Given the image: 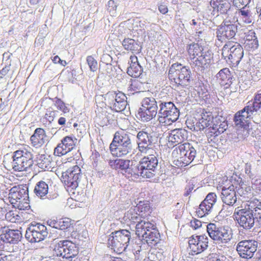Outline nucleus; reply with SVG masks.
Returning <instances> with one entry per match:
<instances>
[{"mask_svg":"<svg viewBox=\"0 0 261 261\" xmlns=\"http://www.w3.org/2000/svg\"><path fill=\"white\" fill-rule=\"evenodd\" d=\"M158 10L163 15H165L168 12V6L164 3H161L158 5Z\"/></svg>","mask_w":261,"mask_h":261,"instance_id":"nucleus-60","label":"nucleus"},{"mask_svg":"<svg viewBox=\"0 0 261 261\" xmlns=\"http://www.w3.org/2000/svg\"><path fill=\"white\" fill-rule=\"evenodd\" d=\"M221 199L224 203L228 205H233L236 202V191L230 181L227 186L222 188Z\"/></svg>","mask_w":261,"mask_h":261,"instance_id":"nucleus-24","label":"nucleus"},{"mask_svg":"<svg viewBox=\"0 0 261 261\" xmlns=\"http://www.w3.org/2000/svg\"><path fill=\"white\" fill-rule=\"evenodd\" d=\"M245 106L243 109L236 113L234 117V121L236 126L241 128H245L248 126L250 117L253 114V112H250Z\"/></svg>","mask_w":261,"mask_h":261,"instance_id":"nucleus-23","label":"nucleus"},{"mask_svg":"<svg viewBox=\"0 0 261 261\" xmlns=\"http://www.w3.org/2000/svg\"><path fill=\"white\" fill-rule=\"evenodd\" d=\"M157 111L154 110L140 108L138 115L139 118L143 121H149L155 117Z\"/></svg>","mask_w":261,"mask_h":261,"instance_id":"nucleus-40","label":"nucleus"},{"mask_svg":"<svg viewBox=\"0 0 261 261\" xmlns=\"http://www.w3.org/2000/svg\"><path fill=\"white\" fill-rule=\"evenodd\" d=\"M257 243L255 240H248L239 242L236 247V250L240 256L245 259H250L256 251Z\"/></svg>","mask_w":261,"mask_h":261,"instance_id":"nucleus-17","label":"nucleus"},{"mask_svg":"<svg viewBox=\"0 0 261 261\" xmlns=\"http://www.w3.org/2000/svg\"><path fill=\"white\" fill-rule=\"evenodd\" d=\"M135 208L142 218H145L149 216L152 211L150 203L148 200L140 201L137 204Z\"/></svg>","mask_w":261,"mask_h":261,"instance_id":"nucleus-35","label":"nucleus"},{"mask_svg":"<svg viewBox=\"0 0 261 261\" xmlns=\"http://www.w3.org/2000/svg\"><path fill=\"white\" fill-rule=\"evenodd\" d=\"M132 145L130 144H115L110 145V150L113 156L121 157L126 155L131 150Z\"/></svg>","mask_w":261,"mask_h":261,"instance_id":"nucleus-32","label":"nucleus"},{"mask_svg":"<svg viewBox=\"0 0 261 261\" xmlns=\"http://www.w3.org/2000/svg\"><path fill=\"white\" fill-rule=\"evenodd\" d=\"M237 32L236 25L230 21H223L216 30V37L217 39L223 42L226 39L233 38Z\"/></svg>","mask_w":261,"mask_h":261,"instance_id":"nucleus-18","label":"nucleus"},{"mask_svg":"<svg viewBox=\"0 0 261 261\" xmlns=\"http://www.w3.org/2000/svg\"><path fill=\"white\" fill-rule=\"evenodd\" d=\"M208 239L204 234L192 236L189 240V245L192 254L204 251L208 247Z\"/></svg>","mask_w":261,"mask_h":261,"instance_id":"nucleus-19","label":"nucleus"},{"mask_svg":"<svg viewBox=\"0 0 261 261\" xmlns=\"http://www.w3.org/2000/svg\"><path fill=\"white\" fill-rule=\"evenodd\" d=\"M12 169L15 171H27L34 164L33 154L28 148L15 151L12 156Z\"/></svg>","mask_w":261,"mask_h":261,"instance_id":"nucleus-4","label":"nucleus"},{"mask_svg":"<svg viewBox=\"0 0 261 261\" xmlns=\"http://www.w3.org/2000/svg\"><path fill=\"white\" fill-rule=\"evenodd\" d=\"M100 155L98 152H96L92 154L91 156L92 161V165L94 168H96L98 166L99 161Z\"/></svg>","mask_w":261,"mask_h":261,"instance_id":"nucleus-58","label":"nucleus"},{"mask_svg":"<svg viewBox=\"0 0 261 261\" xmlns=\"http://www.w3.org/2000/svg\"><path fill=\"white\" fill-rule=\"evenodd\" d=\"M250 0H233V5L238 8H241L244 6H246Z\"/></svg>","mask_w":261,"mask_h":261,"instance_id":"nucleus-59","label":"nucleus"},{"mask_svg":"<svg viewBox=\"0 0 261 261\" xmlns=\"http://www.w3.org/2000/svg\"><path fill=\"white\" fill-rule=\"evenodd\" d=\"M39 166L40 168L42 169L43 170H48L50 168L51 166L50 165V163L48 160L47 159H44V160H42L41 162L39 163Z\"/></svg>","mask_w":261,"mask_h":261,"instance_id":"nucleus-57","label":"nucleus"},{"mask_svg":"<svg viewBox=\"0 0 261 261\" xmlns=\"http://www.w3.org/2000/svg\"><path fill=\"white\" fill-rule=\"evenodd\" d=\"M74 162H75L74 158L73 156H71V157L65 160L64 162H63V164L64 165H65L66 167H67V164L68 163H74Z\"/></svg>","mask_w":261,"mask_h":261,"instance_id":"nucleus-62","label":"nucleus"},{"mask_svg":"<svg viewBox=\"0 0 261 261\" xmlns=\"http://www.w3.org/2000/svg\"><path fill=\"white\" fill-rule=\"evenodd\" d=\"M168 77L171 82L177 86L185 87L190 84L192 73L188 67L175 63L172 64L169 69Z\"/></svg>","mask_w":261,"mask_h":261,"instance_id":"nucleus-2","label":"nucleus"},{"mask_svg":"<svg viewBox=\"0 0 261 261\" xmlns=\"http://www.w3.org/2000/svg\"><path fill=\"white\" fill-rule=\"evenodd\" d=\"M252 72L256 75L261 76V60L255 62L251 67Z\"/></svg>","mask_w":261,"mask_h":261,"instance_id":"nucleus-55","label":"nucleus"},{"mask_svg":"<svg viewBox=\"0 0 261 261\" xmlns=\"http://www.w3.org/2000/svg\"><path fill=\"white\" fill-rule=\"evenodd\" d=\"M212 207L209 204L203 201L196 211L197 216L200 218L203 217L209 213Z\"/></svg>","mask_w":261,"mask_h":261,"instance_id":"nucleus-48","label":"nucleus"},{"mask_svg":"<svg viewBox=\"0 0 261 261\" xmlns=\"http://www.w3.org/2000/svg\"><path fill=\"white\" fill-rule=\"evenodd\" d=\"M141 218L135 208H130L125 214L123 219L130 223H135L140 222Z\"/></svg>","mask_w":261,"mask_h":261,"instance_id":"nucleus-42","label":"nucleus"},{"mask_svg":"<svg viewBox=\"0 0 261 261\" xmlns=\"http://www.w3.org/2000/svg\"><path fill=\"white\" fill-rule=\"evenodd\" d=\"M206 226L210 237L221 246L228 244L232 238V230L227 226L217 227L214 223H209Z\"/></svg>","mask_w":261,"mask_h":261,"instance_id":"nucleus-9","label":"nucleus"},{"mask_svg":"<svg viewBox=\"0 0 261 261\" xmlns=\"http://www.w3.org/2000/svg\"><path fill=\"white\" fill-rule=\"evenodd\" d=\"M141 108L154 110L157 111L158 106L154 98L146 97L145 98L142 103Z\"/></svg>","mask_w":261,"mask_h":261,"instance_id":"nucleus-46","label":"nucleus"},{"mask_svg":"<svg viewBox=\"0 0 261 261\" xmlns=\"http://www.w3.org/2000/svg\"><path fill=\"white\" fill-rule=\"evenodd\" d=\"M155 226L154 224L149 221L141 220L136 224V234L139 238L142 239Z\"/></svg>","mask_w":261,"mask_h":261,"instance_id":"nucleus-30","label":"nucleus"},{"mask_svg":"<svg viewBox=\"0 0 261 261\" xmlns=\"http://www.w3.org/2000/svg\"><path fill=\"white\" fill-rule=\"evenodd\" d=\"M21 237V233L18 230H12L6 227L1 230L0 239L4 242L15 244L20 240Z\"/></svg>","mask_w":261,"mask_h":261,"instance_id":"nucleus-25","label":"nucleus"},{"mask_svg":"<svg viewBox=\"0 0 261 261\" xmlns=\"http://www.w3.org/2000/svg\"><path fill=\"white\" fill-rule=\"evenodd\" d=\"M47 223L50 226L59 229V219H50L47 221Z\"/></svg>","mask_w":261,"mask_h":261,"instance_id":"nucleus-61","label":"nucleus"},{"mask_svg":"<svg viewBox=\"0 0 261 261\" xmlns=\"http://www.w3.org/2000/svg\"><path fill=\"white\" fill-rule=\"evenodd\" d=\"M75 146L74 140L71 137L66 136L54 149L56 156H61L71 151Z\"/></svg>","mask_w":261,"mask_h":261,"instance_id":"nucleus-21","label":"nucleus"},{"mask_svg":"<svg viewBox=\"0 0 261 261\" xmlns=\"http://www.w3.org/2000/svg\"><path fill=\"white\" fill-rule=\"evenodd\" d=\"M245 48L249 51H253L258 47V41L255 32L251 30L245 33L243 38Z\"/></svg>","mask_w":261,"mask_h":261,"instance_id":"nucleus-27","label":"nucleus"},{"mask_svg":"<svg viewBox=\"0 0 261 261\" xmlns=\"http://www.w3.org/2000/svg\"><path fill=\"white\" fill-rule=\"evenodd\" d=\"M160 107V122H164L169 125L178 119L179 112L173 102H162Z\"/></svg>","mask_w":261,"mask_h":261,"instance_id":"nucleus-14","label":"nucleus"},{"mask_svg":"<svg viewBox=\"0 0 261 261\" xmlns=\"http://www.w3.org/2000/svg\"><path fill=\"white\" fill-rule=\"evenodd\" d=\"M59 224L58 228L61 230H66L69 228L72 224L71 219L68 218L59 219Z\"/></svg>","mask_w":261,"mask_h":261,"instance_id":"nucleus-51","label":"nucleus"},{"mask_svg":"<svg viewBox=\"0 0 261 261\" xmlns=\"http://www.w3.org/2000/svg\"><path fill=\"white\" fill-rule=\"evenodd\" d=\"M9 198L15 208L24 210L30 207L28 190L25 186L18 185L12 187L10 190Z\"/></svg>","mask_w":261,"mask_h":261,"instance_id":"nucleus-5","label":"nucleus"},{"mask_svg":"<svg viewBox=\"0 0 261 261\" xmlns=\"http://www.w3.org/2000/svg\"><path fill=\"white\" fill-rule=\"evenodd\" d=\"M248 209L251 210L256 219L261 220V202L252 200L247 202Z\"/></svg>","mask_w":261,"mask_h":261,"instance_id":"nucleus-43","label":"nucleus"},{"mask_svg":"<svg viewBox=\"0 0 261 261\" xmlns=\"http://www.w3.org/2000/svg\"><path fill=\"white\" fill-rule=\"evenodd\" d=\"M239 13L245 23H249L251 22L250 11L248 9L246 10L244 6H243L242 9L239 10Z\"/></svg>","mask_w":261,"mask_h":261,"instance_id":"nucleus-52","label":"nucleus"},{"mask_svg":"<svg viewBox=\"0 0 261 261\" xmlns=\"http://www.w3.org/2000/svg\"><path fill=\"white\" fill-rule=\"evenodd\" d=\"M160 234L158 230L156 228V226L150 231L141 240H144L149 245H155L157 243Z\"/></svg>","mask_w":261,"mask_h":261,"instance_id":"nucleus-44","label":"nucleus"},{"mask_svg":"<svg viewBox=\"0 0 261 261\" xmlns=\"http://www.w3.org/2000/svg\"><path fill=\"white\" fill-rule=\"evenodd\" d=\"M221 116H216L214 118L212 126L208 128V136L210 137L218 136L226 130L227 122Z\"/></svg>","mask_w":261,"mask_h":261,"instance_id":"nucleus-22","label":"nucleus"},{"mask_svg":"<svg viewBox=\"0 0 261 261\" xmlns=\"http://www.w3.org/2000/svg\"><path fill=\"white\" fill-rule=\"evenodd\" d=\"M139 151L142 153H154L152 145V136L145 131H140L137 136Z\"/></svg>","mask_w":261,"mask_h":261,"instance_id":"nucleus-20","label":"nucleus"},{"mask_svg":"<svg viewBox=\"0 0 261 261\" xmlns=\"http://www.w3.org/2000/svg\"><path fill=\"white\" fill-rule=\"evenodd\" d=\"M210 5L213 8V15L218 16L219 13L225 14L230 9V3L229 0H211Z\"/></svg>","mask_w":261,"mask_h":261,"instance_id":"nucleus-26","label":"nucleus"},{"mask_svg":"<svg viewBox=\"0 0 261 261\" xmlns=\"http://www.w3.org/2000/svg\"><path fill=\"white\" fill-rule=\"evenodd\" d=\"M246 109L250 112H256L261 108V93L255 94L252 101L247 102Z\"/></svg>","mask_w":261,"mask_h":261,"instance_id":"nucleus-41","label":"nucleus"},{"mask_svg":"<svg viewBox=\"0 0 261 261\" xmlns=\"http://www.w3.org/2000/svg\"><path fill=\"white\" fill-rule=\"evenodd\" d=\"M96 117L95 121L100 126L103 127L109 123L110 121V113H108L106 110V108L104 109L101 107L97 105V108L95 110Z\"/></svg>","mask_w":261,"mask_h":261,"instance_id":"nucleus-33","label":"nucleus"},{"mask_svg":"<svg viewBox=\"0 0 261 261\" xmlns=\"http://www.w3.org/2000/svg\"><path fill=\"white\" fill-rule=\"evenodd\" d=\"M81 169L77 165H74L62 173L61 180L69 193L74 194V190L79 186V179Z\"/></svg>","mask_w":261,"mask_h":261,"instance_id":"nucleus-12","label":"nucleus"},{"mask_svg":"<svg viewBox=\"0 0 261 261\" xmlns=\"http://www.w3.org/2000/svg\"><path fill=\"white\" fill-rule=\"evenodd\" d=\"M217 200V195L215 193H210L207 194L203 201L209 204L211 206H213Z\"/></svg>","mask_w":261,"mask_h":261,"instance_id":"nucleus-54","label":"nucleus"},{"mask_svg":"<svg viewBox=\"0 0 261 261\" xmlns=\"http://www.w3.org/2000/svg\"><path fill=\"white\" fill-rule=\"evenodd\" d=\"M248 205L245 204L244 208L236 209L233 214L235 220L245 229H250L254 224V217L252 211L248 209Z\"/></svg>","mask_w":261,"mask_h":261,"instance_id":"nucleus-16","label":"nucleus"},{"mask_svg":"<svg viewBox=\"0 0 261 261\" xmlns=\"http://www.w3.org/2000/svg\"><path fill=\"white\" fill-rule=\"evenodd\" d=\"M187 132L185 129H176L172 130L168 140L169 142L173 144H181L187 139Z\"/></svg>","mask_w":261,"mask_h":261,"instance_id":"nucleus-31","label":"nucleus"},{"mask_svg":"<svg viewBox=\"0 0 261 261\" xmlns=\"http://www.w3.org/2000/svg\"><path fill=\"white\" fill-rule=\"evenodd\" d=\"M214 118L212 112L202 111L196 113L193 118L187 119L186 123L191 130H203L212 124Z\"/></svg>","mask_w":261,"mask_h":261,"instance_id":"nucleus-11","label":"nucleus"},{"mask_svg":"<svg viewBox=\"0 0 261 261\" xmlns=\"http://www.w3.org/2000/svg\"><path fill=\"white\" fill-rule=\"evenodd\" d=\"M48 234L46 227L39 223H31L25 232V238L30 242H39Z\"/></svg>","mask_w":261,"mask_h":261,"instance_id":"nucleus-15","label":"nucleus"},{"mask_svg":"<svg viewBox=\"0 0 261 261\" xmlns=\"http://www.w3.org/2000/svg\"><path fill=\"white\" fill-rule=\"evenodd\" d=\"M122 45L126 50L134 54H139L142 50V46L133 39L125 38L122 41Z\"/></svg>","mask_w":261,"mask_h":261,"instance_id":"nucleus-37","label":"nucleus"},{"mask_svg":"<svg viewBox=\"0 0 261 261\" xmlns=\"http://www.w3.org/2000/svg\"><path fill=\"white\" fill-rule=\"evenodd\" d=\"M131 238L130 232L126 229L112 232L109 236L108 243L117 253H121L127 248Z\"/></svg>","mask_w":261,"mask_h":261,"instance_id":"nucleus-6","label":"nucleus"},{"mask_svg":"<svg viewBox=\"0 0 261 261\" xmlns=\"http://www.w3.org/2000/svg\"><path fill=\"white\" fill-rule=\"evenodd\" d=\"M54 101L55 106L59 110L61 111L64 113H67L69 112V108H68L67 105L60 98L56 97L55 98Z\"/></svg>","mask_w":261,"mask_h":261,"instance_id":"nucleus-50","label":"nucleus"},{"mask_svg":"<svg viewBox=\"0 0 261 261\" xmlns=\"http://www.w3.org/2000/svg\"><path fill=\"white\" fill-rule=\"evenodd\" d=\"M52 248L53 255L57 257L70 259L79 254V248L76 245L68 240L56 242Z\"/></svg>","mask_w":261,"mask_h":261,"instance_id":"nucleus-8","label":"nucleus"},{"mask_svg":"<svg viewBox=\"0 0 261 261\" xmlns=\"http://www.w3.org/2000/svg\"><path fill=\"white\" fill-rule=\"evenodd\" d=\"M141 83L138 81L135 80L132 81V83L129 87V90L134 93H137L140 92V86Z\"/></svg>","mask_w":261,"mask_h":261,"instance_id":"nucleus-53","label":"nucleus"},{"mask_svg":"<svg viewBox=\"0 0 261 261\" xmlns=\"http://www.w3.org/2000/svg\"><path fill=\"white\" fill-rule=\"evenodd\" d=\"M104 98L105 105L117 112L123 111L127 105L126 96L121 92H109L105 94Z\"/></svg>","mask_w":261,"mask_h":261,"instance_id":"nucleus-13","label":"nucleus"},{"mask_svg":"<svg viewBox=\"0 0 261 261\" xmlns=\"http://www.w3.org/2000/svg\"><path fill=\"white\" fill-rule=\"evenodd\" d=\"M203 224H206V223H202L201 221L195 218L190 221V226L195 230L201 227Z\"/></svg>","mask_w":261,"mask_h":261,"instance_id":"nucleus-56","label":"nucleus"},{"mask_svg":"<svg viewBox=\"0 0 261 261\" xmlns=\"http://www.w3.org/2000/svg\"><path fill=\"white\" fill-rule=\"evenodd\" d=\"M128 64L129 66L127 70L128 74L134 77L139 76L142 72V68L139 63L138 57L135 55H131Z\"/></svg>","mask_w":261,"mask_h":261,"instance_id":"nucleus-29","label":"nucleus"},{"mask_svg":"<svg viewBox=\"0 0 261 261\" xmlns=\"http://www.w3.org/2000/svg\"><path fill=\"white\" fill-rule=\"evenodd\" d=\"M188 151L190 152L189 156L191 159L193 154L195 153V148L189 143L181 144L175 147L172 153L173 163L176 166L181 167L190 164V160L185 156Z\"/></svg>","mask_w":261,"mask_h":261,"instance_id":"nucleus-10","label":"nucleus"},{"mask_svg":"<svg viewBox=\"0 0 261 261\" xmlns=\"http://www.w3.org/2000/svg\"><path fill=\"white\" fill-rule=\"evenodd\" d=\"M52 61L54 63L58 64L61 61V59L58 56H56L53 58V59H52Z\"/></svg>","mask_w":261,"mask_h":261,"instance_id":"nucleus-64","label":"nucleus"},{"mask_svg":"<svg viewBox=\"0 0 261 261\" xmlns=\"http://www.w3.org/2000/svg\"><path fill=\"white\" fill-rule=\"evenodd\" d=\"M187 50L194 68L198 71L203 72L211 67L213 57L210 50L196 43L188 45Z\"/></svg>","mask_w":261,"mask_h":261,"instance_id":"nucleus-1","label":"nucleus"},{"mask_svg":"<svg viewBox=\"0 0 261 261\" xmlns=\"http://www.w3.org/2000/svg\"><path fill=\"white\" fill-rule=\"evenodd\" d=\"M222 55L225 58H227V62L232 66H237L244 56V50L242 46L238 42L228 41L223 46L222 49Z\"/></svg>","mask_w":261,"mask_h":261,"instance_id":"nucleus-7","label":"nucleus"},{"mask_svg":"<svg viewBox=\"0 0 261 261\" xmlns=\"http://www.w3.org/2000/svg\"><path fill=\"white\" fill-rule=\"evenodd\" d=\"M46 140V135L42 128H37L33 135L30 138L32 145L36 148L42 146Z\"/></svg>","mask_w":261,"mask_h":261,"instance_id":"nucleus-28","label":"nucleus"},{"mask_svg":"<svg viewBox=\"0 0 261 261\" xmlns=\"http://www.w3.org/2000/svg\"><path fill=\"white\" fill-rule=\"evenodd\" d=\"M130 161L117 159L114 160H110L109 164L110 167L115 170H125L128 169L129 167Z\"/></svg>","mask_w":261,"mask_h":261,"instance_id":"nucleus-39","label":"nucleus"},{"mask_svg":"<svg viewBox=\"0 0 261 261\" xmlns=\"http://www.w3.org/2000/svg\"><path fill=\"white\" fill-rule=\"evenodd\" d=\"M66 120L65 118L61 117L58 119V124L61 125H65L66 123Z\"/></svg>","mask_w":261,"mask_h":261,"instance_id":"nucleus-63","label":"nucleus"},{"mask_svg":"<svg viewBox=\"0 0 261 261\" xmlns=\"http://www.w3.org/2000/svg\"><path fill=\"white\" fill-rule=\"evenodd\" d=\"M230 181L236 191L241 196L245 197L248 193L251 191L250 187L247 186L240 178L238 180L231 179Z\"/></svg>","mask_w":261,"mask_h":261,"instance_id":"nucleus-36","label":"nucleus"},{"mask_svg":"<svg viewBox=\"0 0 261 261\" xmlns=\"http://www.w3.org/2000/svg\"><path fill=\"white\" fill-rule=\"evenodd\" d=\"M217 80L221 85L226 86L229 85L231 80V74L229 68H224L221 69L216 74Z\"/></svg>","mask_w":261,"mask_h":261,"instance_id":"nucleus-38","label":"nucleus"},{"mask_svg":"<svg viewBox=\"0 0 261 261\" xmlns=\"http://www.w3.org/2000/svg\"><path fill=\"white\" fill-rule=\"evenodd\" d=\"M86 62L92 72H96L98 69V63L93 56H88L86 58Z\"/></svg>","mask_w":261,"mask_h":261,"instance_id":"nucleus-49","label":"nucleus"},{"mask_svg":"<svg viewBox=\"0 0 261 261\" xmlns=\"http://www.w3.org/2000/svg\"><path fill=\"white\" fill-rule=\"evenodd\" d=\"M48 186L44 181L38 182L35 187L34 193L39 197L42 198L48 193Z\"/></svg>","mask_w":261,"mask_h":261,"instance_id":"nucleus-45","label":"nucleus"},{"mask_svg":"<svg viewBox=\"0 0 261 261\" xmlns=\"http://www.w3.org/2000/svg\"><path fill=\"white\" fill-rule=\"evenodd\" d=\"M111 143H113V145L115 144L131 145V140L128 133L125 130L121 129L115 133Z\"/></svg>","mask_w":261,"mask_h":261,"instance_id":"nucleus-34","label":"nucleus"},{"mask_svg":"<svg viewBox=\"0 0 261 261\" xmlns=\"http://www.w3.org/2000/svg\"><path fill=\"white\" fill-rule=\"evenodd\" d=\"M150 153L148 155L143 157L138 166H131L132 175L140 176L148 178L154 176L153 171L158 165V161L153 153Z\"/></svg>","mask_w":261,"mask_h":261,"instance_id":"nucleus-3","label":"nucleus"},{"mask_svg":"<svg viewBox=\"0 0 261 261\" xmlns=\"http://www.w3.org/2000/svg\"><path fill=\"white\" fill-rule=\"evenodd\" d=\"M6 219L12 223H16L21 221V217L19 212L17 210L9 211L6 214Z\"/></svg>","mask_w":261,"mask_h":261,"instance_id":"nucleus-47","label":"nucleus"}]
</instances>
